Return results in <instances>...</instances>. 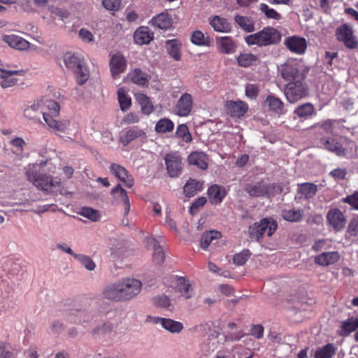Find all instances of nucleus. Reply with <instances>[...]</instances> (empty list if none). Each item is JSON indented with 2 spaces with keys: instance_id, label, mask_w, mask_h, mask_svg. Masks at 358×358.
<instances>
[{
  "instance_id": "obj_1",
  "label": "nucleus",
  "mask_w": 358,
  "mask_h": 358,
  "mask_svg": "<svg viewBox=\"0 0 358 358\" xmlns=\"http://www.w3.org/2000/svg\"><path fill=\"white\" fill-rule=\"evenodd\" d=\"M142 289L139 280L126 278L108 285L103 289L105 299L113 301H130L138 296Z\"/></svg>"
},
{
  "instance_id": "obj_2",
  "label": "nucleus",
  "mask_w": 358,
  "mask_h": 358,
  "mask_svg": "<svg viewBox=\"0 0 358 358\" xmlns=\"http://www.w3.org/2000/svg\"><path fill=\"white\" fill-rule=\"evenodd\" d=\"M60 107L57 102L51 99H40L29 103L24 109L26 118L36 122H41V116L45 120L49 113L58 115Z\"/></svg>"
},
{
  "instance_id": "obj_3",
  "label": "nucleus",
  "mask_w": 358,
  "mask_h": 358,
  "mask_svg": "<svg viewBox=\"0 0 358 358\" xmlns=\"http://www.w3.org/2000/svg\"><path fill=\"white\" fill-rule=\"evenodd\" d=\"M45 164V162L29 164L26 168V176L27 180L37 188L49 191L52 187H59L60 180L42 174V169Z\"/></svg>"
},
{
  "instance_id": "obj_4",
  "label": "nucleus",
  "mask_w": 358,
  "mask_h": 358,
  "mask_svg": "<svg viewBox=\"0 0 358 358\" xmlns=\"http://www.w3.org/2000/svg\"><path fill=\"white\" fill-rule=\"evenodd\" d=\"M280 76L288 83L304 80L308 69L296 59H288L278 66Z\"/></svg>"
},
{
  "instance_id": "obj_5",
  "label": "nucleus",
  "mask_w": 358,
  "mask_h": 358,
  "mask_svg": "<svg viewBox=\"0 0 358 358\" xmlns=\"http://www.w3.org/2000/svg\"><path fill=\"white\" fill-rule=\"evenodd\" d=\"M63 61L66 67L75 73L79 85L85 83L89 79L90 71L82 56L66 52L64 55Z\"/></svg>"
},
{
  "instance_id": "obj_6",
  "label": "nucleus",
  "mask_w": 358,
  "mask_h": 358,
  "mask_svg": "<svg viewBox=\"0 0 358 358\" xmlns=\"http://www.w3.org/2000/svg\"><path fill=\"white\" fill-rule=\"evenodd\" d=\"M281 39L280 32L270 27L264 28L262 31L247 36L245 43L248 45H257L259 47L268 46L278 43Z\"/></svg>"
},
{
  "instance_id": "obj_7",
  "label": "nucleus",
  "mask_w": 358,
  "mask_h": 358,
  "mask_svg": "<svg viewBox=\"0 0 358 358\" xmlns=\"http://www.w3.org/2000/svg\"><path fill=\"white\" fill-rule=\"evenodd\" d=\"M278 224L271 218H264L259 222H255L249 228V235L252 239L259 241L265 233L271 236L275 231Z\"/></svg>"
},
{
  "instance_id": "obj_8",
  "label": "nucleus",
  "mask_w": 358,
  "mask_h": 358,
  "mask_svg": "<svg viewBox=\"0 0 358 358\" xmlns=\"http://www.w3.org/2000/svg\"><path fill=\"white\" fill-rule=\"evenodd\" d=\"M307 94V87L303 80L288 83L285 88L287 100L294 103Z\"/></svg>"
},
{
  "instance_id": "obj_9",
  "label": "nucleus",
  "mask_w": 358,
  "mask_h": 358,
  "mask_svg": "<svg viewBox=\"0 0 358 358\" xmlns=\"http://www.w3.org/2000/svg\"><path fill=\"white\" fill-rule=\"evenodd\" d=\"M246 191L252 196H270L281 192L282 189L279 185L274 184L268 185L264 182H258L248 185Z\"/></svg>"
},
{
  "instance_id": "obj_10",
  "label": "nucleus",
  "mask_w": 358,
  "mask_h": 358,
  "mask_svg": "<svg viewBox=\"0 0 358 358\" xmlns=\"http://www.w3.org/2000/svg\"><path fill=\"white\" fill-rule=\"evenodd\" d=\"M172 286H174L180 296L185 299H190L194 295L193 282L183 276L173 275L171 277Z\"/></svg>"
},
{
  "instance_id": "obj_11",
  "label": "nucleus",
  "mask_w": 358,
  "mask_h": 358,
  "mask_svg": "<svg viewBox=\"0 0 358 358\" xmlns=\"http://www.w3.org/2000/svg\"><path fill=\"white\" fill-rule=\"evenodd\" d=\"M336 36V38L343 42L349 49H355L358 46L357 41L353 36L352 27L346 24L337 28Z\"/></svg>"
},
{
  "instance_id": "obj_12",
  "label": "nucleus",
  "mask_w": 358,
  "mask_h": 358,
  "mask_svg": "<svg viewBox=\"0 0 358 358\" xmlns=\"http://www.w3.org/2000/svg\"><path fill=\"white\" fill-rule=\"evenodd\" d=\"M193 108V98L192 96L189 93H184L178 99L174 110L176 115L179 117H187L188 116Z\"/></svg>"
},
{
  "instance_id": "obj_13",
  "label": "nucleus",
  "mask_w": 358,
  "mask_h": 358,
  "mask_svg": "<svg viewBox=\"0 0 358 358\" xmlns=\"http://www.w3.org/2000/svg\"><path fill=\"white\" fill-rule=\"evenodd\" d=\"M167 172L170 177H178L182 171V159L177 153L167 154L165 157Z\"/></svg>"
},
{
  "instance_id": "obj_14",
  "label": "nucleus",
  "mask_w": 358,
  "mask_h": 358,
  "mask_svg": "<svg viewBox=\"0 0 358 358\" xmlns=\"http://www.w3.org/2000/svg\"><path fill=\"white\" fill-rule=\"evenodd\" d=\"M109 64L112 77L117 79L126 70L127 63L122 55L116 53L111 55Z\"/></svg>"
},
{
  "instance_id": "obj_15",
  "label": "nucleus",
  "mask_w": 358,
  "mask_h": 358,
  "mask_svg": "<svg viewBox=\"0 0 358 358\" xmlns=\"http://www.w3.org/2000/svg\"><path fill=\"white\" fill-rule=\"evenodd\" d=\"M2 41L10 48L20 51L27 50L31 47L35 48V46L31 45L29 41L15 34L3 35L2 36Z\"/></svg>"
},
{
  "instance_id": "obj_16",
  "label": "nucleus",
  "mask_w": 358,
  "mask_h": 358,
  "mask_svg": "<svg viewBox=\"0 0 358 358\" xmlns=\"http://www.w3.org/2000/svg\"><path fill=\"white\" fill-rule=\"evenodd\" d=\"M284 43L291 52L296 55H303L307 48L306 40L298 36L287 38Z\"/></svg>"
},
{
  "instance_id": "obj_17",
  "label": "nucleus",
  "mask_w": 358,
  "mask_h": 358,
  "mask_svg": "<svg viewBox=\"0 0 358 358\" xmlns=\"http://www.w3.org/2000/svg\"><path fill=\"white\" fill-rule=\"evenodd\" d=\"M23 75L24 71L22 70H7L0 67V78L1 79L0 85L3 88L13 87L17 82L15 76H22Z\"/></svg>"
},
{
  "instance_id": "obj_18",
  "label": "nucleus",
  "mask_w": 358,
  "mask_h": 358,
  "mask_svg": "<svg viewBox=\"0 0 358 358\" xmlns=\"http://www.w3.org/2000/svg\"><path fill=\"white\" fill-rule=\"evenodd\" d=\"M327 222L336 231L344 228L346 219L343 213L338 208L330 209L327 215Z\"/></svg>"
},
{
  "instance_id": "obj_19",
  "label": "nucleus",
  "mask_w": 358,
  "mask_h": 358,
  "mask_svg": "<svg viewBox=\"0 0 358 358\" xmlns=\"http://www.w3.org/2000/svg\"><path fill=\"white\" fill-rule=\"evenodd\" d=\"M320 144L323 148L335 153L338 156H343L345 154V150L340 143L337 136L322 138L320 140Z\"/></svg>"
},
{
  "instance_id": "obj_20",
  "label": "nucleus",
  "mask_w": 358,
  "mask_h": 358,
  "mask_svg": "<svg viewBox=\"0 0 358 358\" xmlns=\"http://www.w3.org/2000/svg\"><path fill=\"white\" fill-rule=\"evenodd\" d=\"M152 321L155 324H160L164 329L172 334H179L184 328L181 322L169 318L154 317Z\"/></svg>"
},
{
  "instance_id": "obj_21",
  "label": "nucleus",
  "mask_w": 358,
  "mask_h": 358,
  "mask_svg": "<svg viewBox=\"0 0 358 358\" xmlns=\"http://www.w3.org/2000/svg\"><path fill=\"white\" fill-rule=\"evenodd\" d=\"M225 107L227 113L234 117H243L248 109V105L243 101H228Z\"/></svg>"
},
{
  "instance_id": "obj_22",
  "label": "nucleus",
  "mask_w": 358,
  "mask_h": 358,
  "mask_svg": "<svg viewBox=\"0 0 358 358\" xmlns=\"http://www.w3.org/2000/svg\"><path fill=\"white\" fill-rule=\"evenodd\" d=\"M110 172L120 180L124 183L127 187H132L134 184L133 179L129 175L127 169L117 164H112L110 166Z\"/></svg>"
},
{
  "instance_id": "obj_23",
  "label": "nucleus",
  "mask_w": 358,
  "mask_h": 358,
  "mask_svg": "<svg viewBox=\"0 0 358 358\" xmlns=\"http://www.w3.org/2000/svg\"><path fill=\"white\" fill-rule=\"evenodd\" d=\"M217 50L224 54H231L236 50V45L230 36H221L216 38Z\"/></svg>"
},
{
  "instance_id": "obj_24",
  "label": "nucleus",
  "mask_w": 358,
  "mask_h": 358,
  "mask_svg": "<svg viewBox=\"0 0 358 358\" xmlns=\"http://www.w3.org/2000/svg\"><path fill=\"white\" fill-rule=\"evenodd\" d=\"M209 22L215 31L221 33H229L231 31V25L224 17L215 15L209 19Z\"/></svg>"
},
{
  "instance_id": "obj_25",
  "label": "nucleus",
  "mask_w": 358,
  "mask_h": 358,
  "mask_svg": "<svg viewBox=\"0 0 358 358\" xmlns=\"http://www.w3.org/2000/svg\"><path fill=\"white\" fill-rule=\"evenodd\" d=\"M154 38V34L148 27H141L136 30L134 39L138 45L148 44Z\"/></svg>"
},
{
  "instance_id": "obj_26",
  "label": "nucleus",
  "mask_w": 358,
  "mask_h": 358,
  "mask_svg": "<svg viewBox=\"0 0 358 358\" xmlns=\"http://www.w3.org/2000/svg\"><path fill=\"white\" fill-rule=\"evenodd\" d=\"M165 47L169 55L176 61L181 58L182 43L178 39H170L166 41Z\"/></svg>"
},
{
  "instance_id": "obj_27",
  "label": "nucleus",
  "mask_w": 358,
  "mask_h": 358,
  "mask_svg": "<svg viewBox=\"0 0 358 358\" xmlns=\"http://www.w3.org/2000/svg\"><path fill=\"white\" fill-rule=\"evenodd\" d=\"M339 258L340 256L338 252H327L317 255L315 257V262L319 265L327 266L335 264Z\"/></svg>"
},
{
  "instance_id": "obj_28",
  "label": "nucleus",
  "mask_w": 358,
  "mask_h": 358,
  "mask_svg": "<svg viewBox=\"0 0 358 358\" xmlns=\"http://www.w3.org/2000/svg\"><path fill=\"white\" fill-rule=\"evenodd\" d=\"M208 160L207 155L203 152L195 151L188 157V162L190 164L196 166L202 170L208 168Z\"/></svg>"
},
{
  "instance_id": "obj_29",
  "label": "nucleus",
  "mask_w": 358,
  "mask_h": 358,
  "mask_svg": "<svg viewBox=\"0 0 358 358\" xmlns=\"http://www.w3.org/2000/svg\"><path fill=\"white\" fill-rule=\"evenodd\" d=\"M53 115L48 114L45 122L48 126L56 133L66 132L69 129L70 122L68 120L57 121L53 118Z\"/></svg>"
},
{
  "instance_id": "obj_30",
  "label": "nucleus",
  "mask_w": 358,
  "mask_h": 358,
  "mask_svg": "<svg viewBox=\"0 0 358 358\" xmlns=\"http://www.w3.org/2000/svg\"><path fill=\"white\" fill-rule=\"evenodd\" d=\"M137 103L141 106L142 113L145 115H150L154 110V106L150 99L145 94L137 92L135 94Z\"/></svg>"
},
{
  "instance_id": "obj_31",
  "label": "nucleus",
  "mask_w": 358,
  "mask_h": 358,
  "mask_svg": "<svg viewBox=\"0 0 358 358\" xmlns=\"http://www.w3.org/2000/svg\"><path fill=\"white\" fill-rule=\"evenodd\" d=\"M153 26L160 29H168L172 25L171 18L167 13H162L152 18Z\"/></svg>"
},
{
  "instance_id": "obj_32",
  "label": "nucleus",
  "mask_w": 358,
  "mask_h": 358,
  "mask_svg": "<svg viewBox=\"0 0 358 358\" xmlns=\"http://www.w3.org/2000/svg\"><path fill=\"white\" fill-rule=\"evenodd\" d=\"M208 193L210 202L213 204H218L222 202L226 195V192L222 187L218 185H212L208 189Z\"/></svg>"
},
{
  "instance_id": "obj_33",
  "label": "nucleus",
  "mask_w": 358,
  "mask_h": 358,
  "mask_svg": "<svg viewBox=\"0 0 358 358\" xmlns=\"http://www.w3.org/2000/svg\"><path fill=\"white\" fill-rule=\"evenodd\" d=\"M145 136V134L143 130L137 127H132L121 136L120 141L124 145H127L133 140Z\"/></svg>"
},
{
  "instance_id": "obj_34",
  "label": "nucleus",
  "mask_w": 358,
  "mask_h": 358,
  "mask_svg": "<svg viewBox=\"0 0 358 358\" xmlns=\"http://www.w3.org/2000/svg\"><path fill=\"white\" fill-rule=\"evenodd\" d=\"M203 189V183L194 179L189 180L185 185L184 194L189 197L194 196Z\"/></svg>"
},
{
  "instance_id": "obj_35",
  "label": "nucleus",
  "mask_w": 358,
  "mask_h": 358,
  "mask_svg": "<svg viewBox=\"0 0 358 358\" xmlns=\"http://www.w3.org/2000/svg\"><path fill=\"white\" fill-rule=\"evenodd\" d=\"M336 348L333 343H328L316 350L315 358H331L336 353Z\"/></svg>"
},
{
  "instance_id": "obj_36",
  "label": "nucleus",
  "mask_w": 358,
  "mask_h": 358,
  "mask_svg": "<svg viewBox=\"0 0 358 358\" xmlns=\"http://www.w3.org/2000/svg\"><path fill=\"white\" fill-rule=\"evenodd\" d=\"M266 103L268 105L269 108L276 113L282 114L283 113V102L276 97L275 96L271 94L266 97Z\"/></svg>"
},
{
  "instance_id": "obj_37",
  "label": "nucleus",
  "mask_w": 358,
  "mask_h": 358,
  "mask_svg": "<svg viewBox=\"0 0 358 358\" xmlns=\"http://www.w3.org/2000/svg\"><path fill=\"white\" fill-rule=\"evenodd\" d=\"M117 98L122 110L125 111L130 108L131 99L124 87H120L118 90Z\"/></svg>"
},
{
  "instance_id": "obj_38",
  "label": "nucleus",
  "mask_w": 358,
  "mask_h": 358,
  "mask_svg": "<svg viewBox=\"0 0 358 358\" xmlns=\"http://www.w3.org/2000/svg\"><path fill=\"white\" fill-rule=\"evenodd\" d=\"M220 233L217 231H210L205 233L200 241V246L202 249L206 250L214 241L219 238Z\"/></svg>"
},
{
  "instance_id": "obj_39",
  "label": "nucleus",
  "mask_w": 358,
  "mask_h": 358,
  "mask_svg": "<svg viewBox=\"0 0 358 358\" xmlns=\"http://www.w3.org/2000/svg\"><path fill=\"white\" fill-rule=\"evenodd\" d=\"M341 335L348 336L351 332L354 331L358 328V315L356 317H352L348 320L343 322Z\"/></svg>"
},
{
  "instance_id": "obj_40",
  "label": "nucleus",
  "mask_w": 358,
  "mask_h": 358,
  "mask_svg": "<svg viewBox=\"0 0 358 358\" xmlns=\"http://www.w3.org/2000/svg\"><path fill=\"white\" fill-rule=\"evenodd\" d=\"M314 111V106L310 103H306L298 106L294 110V114L300 118H307L308 116L313 115Z\"/></svg>"
},
{
  "instance_id": "obj_41",
  "label": "nucleus",
  "mask_w": 358,
  "mask_h": 358,
  "mask_svg": "<svg viewBox=\"0 0 358 358\" xmlns=\"http://www.w3.org/2000/svg\"><path fill=\"white\" fill-rule=\"evenodd\" d=\"M129 78L139 86H145L148 83L147 76L138 69H136L128 74Z\"/></svg>"
},
{
  "instance_id": "obj_42",
  "label": "nucleus",
  "mask_w": 358,
  "mask_h": 358,
  "mask_svg": "<svg viewBox=\"0 0 358 358\" xmlns=\"http://www.w3.org/2000/svg\"><path fill=\"white\" fill-rule=\"evenodd\" d=\"M235 22L243 30L248 32H252L255 30L254 22L251 18L246 16L236 15Z\"/></svg>"
},
{
  "instance_id": "obj_43",
  "label": "nucleus",
  "mask_w": 358,
  "mask_h": 358,
  "mask_svg": "<svg viewBox=\"0 0 358 358\" xmlns=\"http://www.w3.org/2000/svg\"><path fill=\"white\" fill-rule=\"evenodd\" d=\"M174 123L170 119H160L156 124L155 130L157 133H166L173 131Z\"/></svg>"
},
{
  "instance_id": "obj_44",
  "label": "nucleus",
  "mask_w": 358,
  "mask_h": 358,
  "mask_svg": "<svg viewBox=\"0 0 358 358\" xmlns=\"http://www.w3.org/2000/svg\"><path fill=\"white\" fill-rule=\"evenodd\" d=\"M191 42L199 46H208L209 45V38L205 36L204 34L199 31H194L190 37Z\"/></svg>"
},
{
  "instance_id": "obj_45",
  "label": "nucleus",
  "mask_w": 358,
  "mask_h": 358,
  "mask_svg": "<svg viewBox=\"0 0 358 358\" xmlns=\"http://www.w3.org/2000/svg\"><path fill=\"white\" fill-rule=\"evenodd\" d=\"M237 61L240 66L248 67L256 64L258 62V57L251 53H244L238 56Z\"/></svg>"
},
{
  "instance_id": "obj_46",
  "label": "nucleus",
  "mask_w": 358,
  "mask_h": 358,
  "mask_svg": "<svg viewBox=\"0 0 358 358\" xmlns=\"http://www.w3.org/2000/svg\"><path fill=\"white\" fill-rule=\"evenodd\" d=\"M299 192L305 198L313 197L317 192V186L312 183H303L299 185Z\"/></svg>"
},
{
  "instance_id": "obj_47",
  "label": "nucleus",
  "mask_w": 358,
  "mask_h": 358,
  "mask_svg": "<svg viewBox=\"0 0 358 358\" xmlns=\"http://www.w3.org/2000/svg\"><path fill=\"white\" fill-rule=\"evenodd\" d=\"M75 259L90 271H94L96 268V264L90 256L83 254H78Z\"/></svg>"
},
{
  "instance_id": "obj_48",
  "label": "nucleus",
  "mask_w": 358,
  "mask_h": 358,
  "mask_svg": "<svg viewBox=\"0 0 358 358\" xmlns=\"http://www.w3.org/2000/svg\"><path fill=\"white\" fill-rule=\"evenodd\" d=\"M303 211L300 209H291L282 212L283 218L289 222H298L303 216Z\"/></svg>"
},
{
  "instance_id": "obj_49",
  "label": "nucleus",
  "mask_w": 358,
  "mask_h": 358,
  "mask_svg": "<svg viewBox=\"0 0 358 358\" xmlns=\"http://www.w3.org/2000/svg\"><path fill=\"white\" fill-rule=\"evenodd\" d=\"M176 136L181 138L185 143H189L192 141V135L189 131L187 126L182 124L178 126L176 132Z\"/></svg>"
},
{
  "instance_id": "obj_50",
  "label": "nucleus",
  "mask_w": 358,
  "mask_h": 358,
  "mask_svg": "<svg viewBox=\"0 0 358 358\" xmlns=\"http://www.w3.org/2000/svg\"><path fill=\"white\" fill-rule=\"evenodd\" d=\"M111 194L118 202L122 203L127 200H129L127 192L120 185H117L111 190Z\"/></svg>"
},
{
  "instance_id": "obj_51",
  "label": "nucleus",
  "mask_w": 358,
  "mask_h": 358,
  "mask_svg": "<svg viewBox=\"0 0 358 358\" xmlns=\"http://www.w3.org/2000/svg\"><path fill=\"white\" fill-rule=\"evenodd\" d=\"M80 215L94 222L100 218L99 212L89 207L83 208L80 210Z\"/></svg>"
},
{
  "instance_id": "obj_52",
  "label": "nucleus",
  "mask_w": 358,
  "mask_h": 358,
  "mask_svg": "<svg viewBox=\"0 0 358 358\" xmlns=\"http://www.w3.org/2000/svg\"><path fill=\"white\" fill-rule=\"evenodd\" d=\"M250 256V252L248 250H243L234 255V263L238 266H242L245 264Z\"/></svg>"
},
{
  "instance_id": "obj_53",
  "label": "nucleus",
  "mask_w": 358,
  "mask_h": 358,
  "mask_svg": "<svg viewBox=\"0 0 358 358\" xmlns=\"http://www.w3.org/2000/svg\"><path fill=\"white\" fill-rule=\"evenodd\" d=\"M153 303L156 306L163 308H168L171 306L170 299L164 294L155 296Z\"/></svg>"
},
{
  "instance_id": "obj_54",
  "label": "nucleus",
  "mask_w": 358,
  "mask_h": 358,
  "mask_svg": "<svg viewBox=\"0 0 358 358\" xmlns=\"http://www.w3.org/2000/svg\"><path fill=\"white\" fill-rule=\"evenodd\" d=\"M78 36L84 43H89L94 41V36L92 33L85 28H81L79 30Z\"/></svg>"
},
{
  "instance_id": "obj_55",
  "label": "nucleus",
  "mask_w": 358,
  "mask_h": 358,
  "mask_svg": "<svg viewBox=\"0 0 358 358\" xmlns=\"http://www.w3.org/2000/svg\"><path fill=\"white\" fill-rule=\"evenodd\" d=\"M260 10L268 18H272V19H279L280 18V15L274 9L269 8V6L265 3H262L260 5Z\"/></svg>"
},
{
  "instance_id": "obj_56",
  "label": "nucleus",
  "mask_w": 358,
  "mask_h": 358,
  "mask_svg": "<svg viewBox=\"0 0 358 358\" xmlns=\"http://www.w3.org/2000/svg\"><path fill=\"white\" fill-rule=\"evenodd\" d=\"M343 201L348 203L353 209L358 210V191L343 198Z\"/></svg>"
},
{
  "instance_id": "obj_57",
  "label": "nucleus",
  "mask_w": 358,
  "mask_h": 358,
  "mask_svg": "<svg viewBox=\"0 0 358 358\" xmlns=\"http://www.w3.org/2000/svg\"><path fill=\"white\" fill-rule=\"evenodd\" d=\"M330 247V243L326 239H319L315 241L312 245V249L315 252H319L322 250H326Z\"/></svg>"
},
{
  "instance_id": "obj_58",
  "label": "nucleus",
  "mask_w": 358,
  "mask_h": 358,
  "mask_svg": "<svg viewBox=\"0 0 358 358\" xmlns=\"http://www.w3.org/2000/svg\"><path fill=\"white\" fill-rule=\"evenodd\" d=\"M259 93V87L256 84H248L245 86V95L250 99H255Z\"/></svg>"
},
{
  "instance_id": "obj_59",
  "label": "nucleus",
  "mask_w": 358,
  "mask_h": 358,
  "mask_svg": "<svg viewBox=\"0 0 358 358\" xmlns=\"http://www.w3.org/2000/svg\"><path fill=\"white\" fill-rule=\"evenodd\" d=\"M152 257L155 264L162 265L165 259V254L163 248L161 247L159 249L154 250Z\"/></svg>"
},
{
  "instance_id": "obj_60",
  "label": "nucleus",
  "mask_w": 358,
  "mask_h": 358,
  "mask_svg": "<svg viewBox=\"0 0 358 358\" xmlns=\"http://www.w3.org/2000/svg\"><path fill=\"white\" fill-rule=\"evenodd\" d=\"M102 4L108 10H116L120 8L121 0H103Z\"/></svg>"
},
{
  "instance_id": "obj_61",
  "label": "nucleus",
  "mask_w": 358,
  "mask_h": 358,
  "mask_svg": "<svg viewBox=\"0 0 358 358\" xmlns=\"http://www.w3.org/2000/svg\"><path fill=\"white\" fill-rule=\"evenodd\" d=\"M10 144L16 148V152L22 153L24 150V148L26 145L25 141L20 137H16L11 140Z\"/></svg>"
},
{
  "instance_id": "obj_62",
  "label": "nucleus",
  "mask_w": 358,
  "mask_h": 358,
  "mask_svg": "<svg viewBox=\"0 0 358 358\" xmlns=\"http://www.w3.org/2000/svg\"><path fill=\"white\" fill-rule=\"evenodd\" d=\"M144 243L148 248L152 249L153 250L159 249V248L162 247L159 244V241H157L155 238L152 236L147 237L145 239Z\"/></svg>"
},
{
  "instance_id": "obj_63",
  "label": "nucleus",
  "mask_w": 358,
  "mask_h": 358,
  "mask_svg": "<svg viewBox=\"0 0 358 358\" xmlns=\"http://www.w3.org/2000/svg\"><path fill=\"white\" fill-rule=\"evenodd\" d=\"M348 233L352 236H358V218H354L350 222Z\"/></svg>"
},
{
  "instance_id": "obj_64",
  "label": "nucleus",
  "mask_w": 358,
  "mask_h": 358,
  "mask_svg": "<svg viewBox=\"0 0 358 358\" xmlns=\"http://www.w3.org/2000/svg\"><path fill=\"white\" fill-rule=\"evenodd\" d=\"M25 29L28 32H29V35L31 36L32 38H34L39 43H41V41L39 40L40 37L38 35H36L38 29L33 24H27L25 27Z\"/></svg>"
}]
</instances>
